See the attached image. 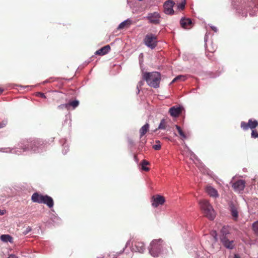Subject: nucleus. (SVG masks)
Instances as JSON below:
<instances>
[{"label":"nucleus","instance_id":"obj_1","mask_svg":"<svg viewBox=\"0 0 258 258\" xmlns=\"http://www.w3.org/2000/svg\"><path fill=\"white\" fill-rule=\"evenodd\" d=\"M142 77L149 86L154 88L159 87L161 78V74L159 72H143Z\"/></svg>","mask_w":258,"mask_h":258},{"label":"nucleus","instance_id":"obj_2","mask_svg":"<svg viewBox=\"0 0 258 258\" xmlns=\"http://www.w3.org/2000/svg\"><path fill=\"white\" fill-rule=\"evenodd\" d=\"M31 200L34 203L44 204L49 208L53 207L54 202L52 198L48 195H43L39 192H34L31 196Z\"/></svg>","mask_w":258,"mask_h":258},{"label":"nucleus","instance_id":"obj_3","mask_svg":"<svg viewBox=\"0 0 258 258\" xmlns=\"http://www.w3.org/2000/svg\"><path fill=\"white\" fill-rule=\"evenodd\" d=\"M199 203L205 216L211 220H213L215 217V212L209 202L206 200H203Z\"/></svg>","mask_w":258,"mask_h":258},{"label":"nucleus","instance_id":"obj_4","mask_svg":"<svg viewBox=\"0 0 258 258\" xmlns=\"http://www.w3.org/2000/svg\"><path fill=\"white\" fill-rule=\"evenodd\" d=\"M163 248V240L161 239H154L150 243L149 252L154 257H157L161 253Z\"/></svg>","mask_w":258,"mask_h":258},{"label":"nucleus","instance_id":"obj_5","mask_svg":"<svg viewBox=\"0 0 258 258\" xmlns=\"http://www.w3.org/2000/svg\"><path fill=\"white\" fill-rule=\"evenodd\" d=\"M144 42L148 47L154 49L157 45V36L151 33L148 34L144 39Z\"/></svg>","mask_w":258,"mask_h":258},{"label":"nucleus","instance_id":"obj_6","mask_svg":"<svg viewBox=\"0 0 258 258\" xmlns=\"http://www.w3.org/2000/svg\"><path fill=\"white\" fill-rule=\"evenodd\" d=\"M146 19L150 23L158 25L160 23L161 16L157 12L149 13L146 17Z\"/></svg>","mask_w":258,"mask_h":258},{"label":"nucleus","instance_id":"obj_7","mask_svg":"<svg viewBox=\"0 0 258 258\" xmlns=\"http://www.w3.org/2000/svg\"><path fill=\"white\" fill-rule=\"evenodd\" d=\"M165 202L164 197L159 195L153 196L151 199L152 205L154 208H157L160 205H163Z\"/></svg>","mask_w":258,"mask_h":258},{"label":"nucleus","instance_id":"obj_8","mask_svg":"<svg viewBox=\"0 0 258 258\" xmlns=\"http://www.w3.org/2000/svg\"><path fill=\"white\" fill-rule=\"evenodd\" d=\"M220 241L222 244L227 248L232 249L234 248L235 244L233 240H230L227 236L221 235Z\"/></svg>","mask_w":258,"mask_h":258},{"label":"nucleus","instance_id":"obj_9","mask_svg":"<svg viewBox=\"0 0 258 258\" xmlns=\"http://www.w3.org/2000/svg\"><path fill=\"white\" fill-rule=\"evenodd\" d=\"M175 3L172 0H168L164 4V13L168 15H172L174 14L173 7Z\"/></svg>","mask_w":258,"mask_h":258},{"label":"nucleus","instance_id":"obj_10","mask_svg":"<svg viewBox=\"0 0 258 258\" xmlns=\"http://www.w3.org/2000/svg\"><path fill=\"white\" fill-rule=\"evenodd\" d=\"M183 108L179 106H173L169 109V112L173 117H178L182 112Z\"/></svg>","mask_w":258,"mask_h":258},{"label":"nucleus","instance_id":"obj_11","mask_svg":"<svg viewBox=\"0 0 258 258\" xmlns=\"http://www.w3.org/2000/svg\"><path fill=\"white\" fill-rule=\"evenodd\" d=\"M181 27L186 29H189L192 27V21L189 18H182L180 21Z\"/></svg>","mask_w":258,"mask_h":258},{"label":"nucleus","instance_id":"obj_12","mask_svg":"<svg viewBox=\"0 0 258 258\" xmlns=\"http://www.w3.org/2000/svg\"><path fill=\"white\" fill-rule=\"evenodd\" d=\"M232 187L236 191L243 190L245 187V182L242 180H239L233 184Z\"/></svg>","mask_w":258,"mask_h":258},{"label":"nucleus","instance_id":"obj_13","mask_svg":"<svg viewBox=\"0 0 258 258\" xmlns=\"http://www.w3.org/2000/svg\"><path fill=\"white\" fill-rule=\"evenodd\" d=\"M110 49L111 48L110 46L109 45H107L97 50L95 53L96 55H104L107 54L110 50Z\"/></svg>","mask_w":258,"mask_h":258},{"label":"nucleus","instance_id":"obj_14","mask_svg":"<svg viewBox=\"0 0 258 258\" xmlns=\"http://www.w3.org/2000/svg\"><path fill=\"white\" fill-rule=\"evenodd\" d=\"M206 191L211 197L216 198L219 196L217 190L211 186H207L206 188Z\"/></svg>","mask_w":258,"mask_h":258},{"label":"nucleus","instance_id":"obj_15","mask_svg":"<svg viewBox=\"0 0 258 258\" xmlns=\"http://www.w3.org/2000/svg\"><path fill=\"white\" fill-rule=\"evenodd\" d=\"M135 247L136 250L140 253H143L145 249V244L141 241H136L135 243Z\"/></svg>","mask_w":258,"mask_h":258},{"label":"nucleus","instance_id":"obj_16","mask_svg":"<svg viewBox=\"0 0 258 258\" xmlns=\"http://www.w3.org/2000/svg\"><path fill=\"white\" fill-rule=\"evenodd\" d=\"M1 240L4 242H9L11 243H13V238L12 236L9 234H3L0 237Z\"/></svg>","mask_w":258,"mask_h":258},{"label":"nucleus","instance_id":"obj_17","mask_svg":"<svg viewBox=\"0 0 258 258\" xmlns=\"http://www.w3.org/2000/svg\"><path fill=\"white\" fill-rule=\"evenodd\" d=\"M79 104V101L78 100L70 101L68 103L66 104V108L69 109L70 108L75 109Z\"/></svg>","mask_w":258,"mask_h":258},{"label":"nucleus","instance_id":"obj_18","mask_svg":"<svg viewBox=\"0 0 258 258\" xmlns=\"http://www.w3.org/2000/svg\"><path fill=\"white\" fill-rule=\"evenodd\" d=\"M132 24V21L130 19H127L122 23H121L118 26V29H122L124 28H128Z\"/></svg>","mask_w":258,"mask_h":258},{"label":"nucleus","instance_id":"obj_19","mask_svg":"<svg viewBox=\"0 0 258 258\" xmlns=\"http://www.w3.org/2000/svg\"><path fill=\"white\" fill-rule=\"evenodd\" d=\"M149 124L146 123L143 125L140 130V138H141L144 135H145L148 131L149 130Z\"/></svg>","mask_w":258,"mask_h":258},{"label":"nucleus","instance_id":"obj_20","mask_svg":"<svg viewBox=\"0 0 258 258\" xmlns=\"http://www.w3.org/2000/svg\"><path fill=\"white\" fill-rule=\"evenodd\" d=\"M230 211L233 218L234 220H236L238 216L237 208L234 205H232L230 206Z\"/></svg>","mask_w":258,"mask_h":258},{"label":"nucleus","instance_id":"obj_21","mask_svg":"<svg viewBox=\"0 0 258 258\" xmlns=\"http://www.w3.org/2000/svg\"><path fill=\"white\" fill-rule=\"evenodd\" d=\"M150 163L146 160H143L142 161L141 163V165L142 166V169L145 171H148L149 170V168L147 167V166L149 165Z\"/></svg>","mask_w":258,"mask_h":258},{"label":"nucleus","instance_id":"obj_22","mask_svg":"<svg viewBox=\"0 0 258 258\" xmlns=\"http://www.w3.org/2000/svg\"><path fill=\"white\" fill-rule=\"evenodd\" d=\"M166 127V122L165 121V119H161L160 123L159 125L158 128H156L155 130V132H156L157 130L161 129V130H165Z\"/></svg>","mask_w":258,"mask_h":258},{"label":"nucleus","instance_id":"obj_23","mask_svg":"<svg viewBox=\"0 0 258 258\" xmlns=\"http://www.w3.org/2000/svg\"><path fill=\"white\" fill-rule=\"evenodd\" d=\"M186 77L184 75H179L175 77L172 81L171 83H173L177 81H184L186 80Z\"/></svg>","mask_w":258,"mask_h":258},{"label":"nucleus","instance_id":"obj_24","mask_svg":"<svg viewBox=\"0 0 258 258\" xmlns=\"http://www.w3.org/2000/svg\"><path fill=\"white\" fill-rule=\"evenodd\" d=\"M176 128L177 130L178 134L181 136V139L182 140L185 139L186 138V136L184 133L182 131L181 127L178 125H175Z\"/></svg>","mask_w":258,"mask_h":258},{"label":"nucleus","instance_id":"obj_25","mask_svg":"<svg viewBox=\"0 0 258 258\" xmlns=\"http://www.w3.org/2000/svg\"><path fill=\"white\" fill-rule=\"evenodd\" d=\"M252 229L254 231V234L258 236V221L253 223Z\"/></svg>","mask_w":258,"mask_h":258},{"label":"nucleus","instance_id":"obj_26","mask_svg":"<svg viewBox=\"0 0 258 258\" xmlns=\"http://www.w3.org/2000/svg\"><path fill=\"white\" fill-rule=\"evenodd\" d=\"M153 148L155 150H159L161 148V142L159 141H156V144L153 146Z\"/></svg>","mask_w":258,"mask_h":258},{"label":"nucleus","instance_id":"obj_27","mask_svg":"<svg viewBox=\"0 0 258 258\" xmlns=\"http://www.w3.org/2000/svg\"><path fill=\"white\" fill-rule=\"evenodd\" d=\"M251 131H252L251 134V138H254V139L258 138V131H257L255 129H253Z\"/></svg>","mask_w":258,"mask_h":258},{"label":"nucleus","instance_id":"obj_28","mask_svg":"<svg viewBox=\"0 0 258 258\" xmlns=\"http://www.w3.org/2000/svg\"><path fill=\"white\" fill-rule=\"evenodd\" d=\"M185 4H186L185 1L184 0L183 1H182V2H181L180 3H179L178 5V6H177L178 9L181 10H184L185 8Z\"/></svg>","mask_w":258,"mask_h":258},{"label":"nucleus","instance_id":"obj_29","mask_svg":"<svg viewBox=\"0 0 258 258\" xmlns=\"http://www.w3.org/2000/svg\"><path fill=\"white\" fill-rule=\"evenodd\" d=\"M221 233H222L221 235H226L227 236V234H228V230L227 227H223L222 229L221 230Z\"/></svg>","mask_w":258,"mask_h":258},{"label":"nucleus","instance_id":"obj_30","mask_svg":"<svg viewBox=\"0 0 258 258\" xmlns=\"http://www.w3.org/2000/svg\"><path fill=\"white\" fill-rule=\"evenodd\" d=\"M36 144L37 142H36L35 141L31 142L30 143V149L34 151H36V149L35 146H36Z\"/></svg>","mask_w":258,"mask_h":258},{"label":"nucleus","instance_id":"obj_31","mask_svg":"<svg viewBox=\"0 0 258 258\" xmlns=\"http://www.w3.org/2000/svg\"><path fill=\"white\" fill-rule=\"evenodd\" d=\"M31 230H32L30 226H28L26 228L25 230L23 232V233L26 235V234H28L29 232H30L31 231Z\"/></svg>","mask_w":258,"mask_h":258},{"label":"nucleus","instance_id":"obj_32","mask_svg":"<svg viewBox=\"0 0 258 258\" xmlns=\"http://www.w3.org/2000/svg\"><path fill=\"white\" fill-rule=\"evenodd\" d=\"M7 124V121H3L0 122V128L4 127Z\"/></svg>","mask_w":258,"mask_h":258},{"label":"nucleus","instance_id":"obj_33","mask_svg":"<svg viewBox=\"0 0 258 258\" xmlns=\"http://www.w3.org/2000/svg\"><path fill=\"white\" fill-rule=\"evenodd\" d=\"M28 146L25 145L23 148H22V149L24 152L27 151L29 150V147H28Z\"/></svg>","mask_w":258,"mask_h":258},{"label":"nucleus","instance_id":"obj_34","mask_svg":"<svg viewBox=\"0 0 258 258\" xmlns=\"http://www.w3.org/2000/svg\"><path fill=\"white\" fill-rule=\"evenodd\" d=\"M38 96L41 98H45V96L44 93L39 92L38 93Z\"/></svg>","mask_w":258,"mask_h":258},{"label":"nucleus","instance_id":"obj_35","mask_svg":"<svg viewBox=\"0 0 258 258\" xmlns=\"http://www.w3.org/2000/svg\"><path fill=\"white\" fill-rule=\"evenodd\" d=\"M5 213H6V211L0 210V215H4Z\"/></svg>","mask_w":258,"mask_h":258},{"label":"nucleus","instance_id":"obj_36","mask_svg":"<svg viewBox=\"0 0 258 258\" xmlns=\"http://www.w3.org/2000/svg\"><path fill=\"white\" fill-rule=\"evenodd\" d=\"M8 258H18V257L14 254H11Z\"/></svg>","mask_w":258,"mask_h":258},{"label":"nucleus","instance_id":"obj_37","mask_svg":"<svg viewBox=\"0 0 258 258\" xmlns=\"http://www.w3.org/2000/svg\"><path fill=\"white\" fill-rule=\"evenodd\" d=\"M64 106V105L61 104V105H60L58 106V108L59 109H63Z\"/></svg>","mask_w":258,"mask_h":258},{"label":"nucleus","instance_id":"obj_38","mask_svg":"<svg viewBox=\"0 0 258 258\" xmlns=\"http://www.w3.org/2000/svg\"><path fill=\"white\" fill-rule=\"evenodd\" d=\"M233 258H241V257L238 254H234Z\"/></svg>","mask_w":258,"mask_h":258},{"label":"nucleus","instance_id":"obj_39","mask_svg":"<svg viewBox=\"0 0 258 258\" xmlns=\"http://www.w3.org/2000/svg\"><path fill=\"white\" fill-rule=\"evenodd\" d=\"M211 28L215 32H216L217 31V28L215 27H211Z\"/></svg>","mask_w":258,"mask_h":258},{"label":"nucleus","instance_id":"obj_40","mask_svg":"<svg viewBox=\"0 0 258 258\" xmlns=\"http://www.w3.org/2000/svg\"><path fill=\"white\" fill-rule=\"evenodd\" d=\"M3 91L4 89H2V88H0V95L3 93Z\"/></svg>","mask_w":258,"mask_h":258},{"label":"nucleus","instance_id":"obj_41","mask_svg":"<svg viewBox=\"0 0 258 258\" xmlns=\"http://www.w3.org/2000/svg\"><path fill=\"white\" fill-rule=\"evenodd\" d=\"M71 92H72L73 93H75V90H71Z\"/></svg>","mask_w":258,"mask_h":258},{"label":"nucleus","instance_id":"obj_42","mask_svg":"<svg viewBox=\"0 0 258 258\" xmlns=\"http://www.w3.org/2000/svg\"><path fill=\"white\" fill-rule=\"evenodd\" d=\"M60 95H61V98L63 99V96H62L63 95H62V94L61 93V94H60Z\"/></svg>","mask_w":258,"mask_h":258}]
</instances>
